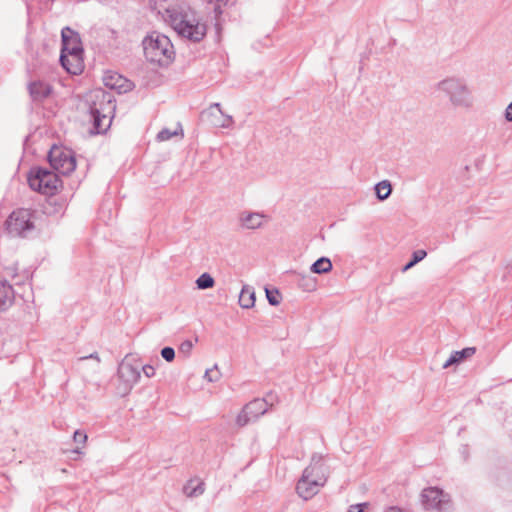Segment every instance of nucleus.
Listing matches in <instances>:
<instances>
[{"mask_svg":"<svg viewBox=\"0 0 512 512\" xmlns=\"http://www.w3.org/2000/svg\"><path fill=\"white\" fill-rule=\"evenodd\" d=\"M205 378L209 382H216V381H218L219 378H220V371L218 369V366L214 365V367H212L210 369H207L206 372H205Z\"/></svg>","mask_w":512,"mask_h":512,"instance_id":"nucleus-27","label":"nucleus"},{"mask_svg":"<svg viewBox=\"0 0 512 512\" xmlns=\"http://www.w3.org/2000/svg\"><path fill=\"white\" fill-rule=\"evenodd\" d=\"M376 196L380 201L386 200L392 192L391 183L388 180H383L375 185Z\"/></svg>","mask_w":512,"mask_h":512,"instance_id":"nucleus-22","label":"nucleus"},{"mask_svg":"<svg viewBox=\"0 0 512 512\" xmlns=\"http://www.w3.org/2000/svg\"><path fill=\"white\" fill-rule=\"evenodd\" d=\"M28 91L33 101L41 102L50 96L52 86L47 82L36 80L28 84Z\"/></svg>","mask_w":512,"mask_h":512,"instance_id":"nucleus-16","label":"nucleus"},{"mask_svg":"<svg viewBox=\"0 0 512 512\" xmlns=\"http://www.w3.org/2000/svg\"><path fill=\"white\" fill-rule=\"evenodd\" d=\"M15 291L4 277L0 276V312L7 311L14 303Z\"/></svg>","mask_w":512,"mask_h":512,"instance_id":"nucleus-15","label":"nucleus"},{"mask_svg":"<svg viewBox=\"0 0 512 512\" xmlns=\"http://www.w3.org/2000/svg\"><path fill=\"white\" fill-rule=\"evenodd\" d=\"M476 352V348L474 347H467L460 351L453 352L450 357L445 361L443 364V369H447L453 365L459 364L464 359H467L471 356H473Z\"/></svg>","mask_w":512,"mask_h":512,"instance_id":"nucleus-17","label":"nucleus"},{"mask_svg":"<svg viewBox=\"0 0 512 512\" xmlns=\"http://www.w3.org/2000/svg\"><path fill=\"white\" fill-rule=\"evenodd\" d=\"M269 409V404L265 399L256 398L247 403L237 415L236 424L244 427L247 424L256 421L264 415Z\"/></svg>","mask_w":512,"mask_h":512,"instance_id":"nucleus-11","label":"nucleus"},{"mask_svg":"<svg viewBox=\"0 0 512 512\" xmlns=\"http://www.w3.org/2000/svg\"><path fill=\"white\" fill-rule=\"evenodd\" d=\"M117 374L121 382L118 389L122 395H127L140 379V366L125 357L118 366Z\"/></svg>","mask_w":512,"mask_h":512,"instance_id":"nucleus-10","label":"nucleus"},{"mask_svg":"<svg viewBox=\"0 0 512 512\" xmlns=\"http://www.w3.org/2000/svg\"><path fill=\"white\" fill-rule=\"evenodd\" d=\"M422 504L426 510L436 512H450L452 509L451 500L448 494L436 487L426 488L421 494Z\"/></svg>","mask_w":512,"mask_h":512,"instance_id":"nucleus-8","label":"nucleus"},{"mask_svg":"<svg viewBox=\"0 0 512 512\" xmlns=\"http://www.w3.org/2000/svg\"><path fill=\"white\" fill-rule=\"evenodd\" d=\"M193 348V343L190 340H185L181 343L179 347V352L184 354L185 356L190 355Z\"/></svg>","mask_w":512,"mask_h":512,"instance_id":"nucleus-29","label":"nucleus"},{"mask_svg":"<svg viewBox=\"0 0 512 512\" xmlns=\"http://www.w3.org/2000/svg\"><path fill=\"white\" fill-rule=\"evenodd\" d=\"M142 44L144 55L151 63L168 65L174 57L173 44L164 34L154 31L144 38Z\"/></svg>","mask_w":512,"mask_h":512,"instance_id":"nucleus-5","label":"nucleus"},{"mask_svg":"<svg viewBox=\"0 0 512 512\" xmlns=\"http://www.w3.org/2000/svg\"><path fill=\"white\" fill-rule=\"evenodd\" d=\"M462 453L464 455V458L466 459L467 458V446H463Z\"/></svg>","mask_w":512,"mask_h":512,"instance_id":"nucleus-38","label":"nucleus"},{"mask_svg":"<svg viewBox=\"0 0 512 512\" xmlns=\"http://www.w3.org/2000/svg\"><path fill=\"white\" fill-rule=\"evenodd\" d=\"M89 113L96 133H103L111 123L115 104L110 93L101 89L91 92L88 96Z\"/></svg>","mask_w":512,"mask_h":512,"instance_id":"nucleus-3","label":"nucleus"},{"mask_svg":"<svg viewBox=\"0 0 512 512\" xmlns=\"http://www.w3.org/2000/svg\"><path fill=\"white\" fill-rule=\"evenodd\" d=\"M51 167L62 175H69L76 168V159L70 150L53 147L48 154Z\"/></svg>","mask_w":512,"mask_h":512,"instance_id":"nucleus-9","label":"nucleus"},{"mask_svg":"<svg viewBox=\"0 0 512 512\" xmlns=\"http://www.w3.org/2000/svg\"><path fill=\"white\" fill-rule=\"evenodd\" d=\"M160 13L180 37L191 42H200L207 33L205 23L199 20L196 12L185 2L168 4Z\"/></svg>","mask_w":512,"mask_h":512,"instance_id":"nucleus-1","label":"nucleus"},{"mask_svg":"<svg viewBox=\"0 0 512 512\" xmlns=\"http://www.w3.org/2000/svg\"><path fill=\"white\" fill-rule=\"evenodd\" d=\"M319 483L313 482L307 479L306 476H302L299 478L296 484V493L303 500L312 499L321 489Z\"/></svg>","mask_w":512,"mask_h":512,"instance_id":"nucleus-14","label":"nucleus"},{"mask_svg":"<svg viewBox=\"0 0 512 512\" xmlns=\"http://www.w3.org/2000/svg\"><path fill=\"white\" fill-rule=\"evenodd\" d=\"M255 291L253 287L244 285L239 295V305L242 308L249 309L255 304Z\"/></svg>","mask_w":512,"mask_h":512,"instance_id":"nucleus-18","label":"nucleus"},{"mask_svg":"<svg viewBox=\"0 0 512 512\" xmlns=\"http://www.w3.org/2000/svg\"><path fill=\"white\" fill-rule=\"evenodd\" d=\"M111 86V87H114L115 84H110V83H106V86Z\"/></svg>","mask_w":512,"mask_h":512,"instance_id":"nucleus-40","label":"nucleus"},{"mask_svg":"<svg viewBox=\"0 0 512 512\" xmlns=\"http://www.w3.org/2000/svg\"><path fill=\"white\" fill-rule=\"evenodd\" d=\"M180 136L183 137V129L180 123L177 124V128L175 130H170L168 128H163L156 136V139L159 142L167 141L171 139L172 137Z\"/></svg>","mask_w":512,"mask_h":512,"instance_id":"nucleus-21","label":"nucleus"},{"mask_svg":"<svg viewBox=\"0 0 512 512\" xmlns=\"http://www.w3.org/2000/svg\"><path fill=\"white\" fill-rule=\"evenodd\" d=\"M427 256V252L423 249L416 250L412 253V259L404 265L402 268L403 272L408 271L413 266H415L418 262L422 261Z\"/></svg>","mask_w":512,"mask_h":512,"instance_id":"nucleus-25","label":"nucleus"},{"mask_svg":"<svg viewBox=\"0 0 512 512\" xmlns=\"http://www.w3.org/2000/svg\"><path fill=\"white\" fill-rule=\"evenodd\" d=\"M386 512H402L398 507H389Z\"/></svg>","mask_w":512,"mask_h":512,"instance_id":"nucleus-36","label":"nucleus"},{"mask_svg":"<svg viewBox=\"0 0 512 512\" xmlns=\"http://www.w3.org/2000/svg\"><path fill=\"white\" fill-rule=\"evenodd\" d=\"M161 356L167 362H172L175 358V350L172 347H164L161 350Z\"/></svg>","mask_w":512,"mask_h":512,"instance_id":"nucleus-28","label":"nucleus"},{"mask_svg":"<svg viewBox=\"0 0 512 512\" xmlns=\"http://www.w3.org/2000/svg\"><path fill=\"white\" fill-rule=\"evenodd\" d=\"M86 359H95L98 363L100 362V358H99V355L97 352H94V353L90 354L89 356H83V357L79 358L80 361H83Z\"/></svg>","mask_w":512,"mask_h":512,"instance_id":"nucleus-34","label":"nucleus"},{"mask_svg":"<svg viewBox=\"0 0 512 512\" xmlns=\"http://www.w3.org/2000/svg\"><path fill=\"white\" fill-rule=\"evenodd\" d=\"M435 90L454 108L469 109L473 105L472 92L463 77L447 76L435 84Z\"/></svg>","mask_w":512,"mask_h":512,"instance_id":"nucleus-2","label":"nucleus"},{"mask_svg":"<svg viewBox=\"0 0 512 512\" xmlns=\"http://www.w3.org/2000/svg\"><path fill=\"white\" fill-rule=\"evenodd\" d=\"M505 119L508 122H512V102L507 106L505 110Z\"/></svg>","mask_w":512,"mask_h":512,"instance_id":"nucleus-33","label":"nucleus"},{"mask_svg":"<svg viewBox=\"0 0 512 512\" xmlns=\"http://www.w3.org/2000/svg\"><path fill=\"white\" fill-rule=\"evenodd\" d=\"M142 371L146 377L151 378L155 375V368L151 365L142 366Z\"/></svg>","mask_w":512,"mask_h":512,"instance_id":"nucleus-32","label":"nucleus"},{"mask_svg":"<svg viewBox=\"0 0 512 512\" xmlns=\"http://www.w3.org/2000/svg\"><path fill=\"white\" fill-rule=\"evenodd\" d=\"M214 284V278L209 273L201 274L196 280L197 288L201 290L212 288Z\"/></svg>","mask_w":512,"mask_h":512,"instance_id":"nucleus-24","label":"nucleus"},{"mask_svg":"<svg viewBox=\"0 0 512 512\" xmlns=\"http://www.w3.org/2000/svg\"><path fill=\"white\" fill-rule=\"evenodd\" d=\"M302 476L319 483L323 487L328 479V467L322 461L321 456L313 455L310 464L303 470Z\"/></svg>","mask_w":512,"mask_h":512,"instance_id":"nucleus-12","label":"nucleus"},{"mask_svg":"<svg viewBox=\"0 0 512 512\" xmlns=\"http://www.w3.org/2000/svg\"><path fill=\"white\" fill-rule=\"evenodd\" d=\"M73 440L77 444L84 445L87 440V435L80 430H76L73 434Z\"/></svg>","mask_w":512,"mask_h":512,"instance_id":"nucleus-30","label":"nucleus"},{"mask_svg":"<svg viewBox=\"0 0 512 512\" xmlns=\"http://www.w3.org/2000/svg\"><path fill=\"white\" fill-rule=\"evenodd\" d=\"M34 228L33 212L29 209L14 210L5 221V230L14 237H27Z\"/></svg>","mask_w":512,"mask_h":512,"instance_id":"nucleus-7","label":"nucleus"},{"mask_svg":"<svg viewBox=\"0 0 512 512\" xmlns=\"http://www.w3.org/2000/svg\"><path fill=\"white\" fill-rule=\"evenodd\" d=\"M210 108H211V109H212V108H217V109L219 110V112H220V113H222L221 108H220V104H219V103H214L213 105H211V107H210Z\"/></svg>","mask_w":512,"mask_h":512,"instance_id":"nucleus-37","label":"nucleus"},{"mask_svg":"<svg viewBox=\"0 0 512 512\" xmlns=\"http://www.w3.org/2000/svg\"><path fill=\"white\" fill-rule=\"evenodd\" d=\"M74 64H75V61L71 57H69V66H72Z\"/></svg>","mask_w":512,"mask_h":512,"instance_id":"nucleus-39","label":"nucleus"},{"mask_svg":"<svg viewBox=\"0 0 512 512\" xmlns=\"http://www.w3.org/2000/svg\"><path fill=\"white\" fill-rule=\"evenodd\" d=\"M27 180L32 190L45 195H53L60 183V179L55 172L41 167L32 168Z\"/></svg>","mask_w":512,"mask_h":512,"instance_id":"nucleus-6","label":"nucleus"},{"mask_svg":"<svg viewBox=\"0 0 512 512\" xmlns=\"http://www.w3.org/2000/svg\"><path fill=\"white\" fill-rule=\"evenodd\" d=\"M310 270L315 274L328 273L332 270V262L327 257H321L311 265Z\"/></svg>","mask_w":512,"mask_h":512,"instance_id":"nucleus-20","label":"nucleus"},{"mask_svg":"<svg viewBox=\"0 0 512 512\" xmlns=\"http://www.w3.org/2000/svg\"><path fill=\"white\" fill-rule=\"evenodd\" d=\"M233 123V119L231 116H226L225 121L221 124V127H229Z\"/></svg>","mask_w":512,"mask_h":512,"instance_id":"nucleus-35","label":"nucleus"},{"mask_svg":"<svg viewBox=\"0 0 512 512\" xmlns=\"http://www.w3.org/2000/svg\"><path fill=\"white\" fill-rule=\"evenodd\" d=\"M266 292V298L270 305L277 306L280 304L281 301V295L277 289H265Z\"/></svg>","mask_w":512,"mask_h":512,"instance_id":"nucleus-26","label":"nucleus"},{"mask_svg":"<svg viewBox=\"0 0 512 512\" xmlns=\"http://www.w3.org/2000/svg\"><path fill=\"white\" fill-rule=\"evenodd\" d=\"M265 221L267 216L259 212L242 211L238 215V224L243 230L259 229Z\"/></svg>","mask_w":512,"mask_h":512,"instance_id":"nucleus-13","label":"nucleus"},{"mask_svg":"<svg viewBox=\"0 0 512 512\" xmlns=\"http://www.w3.org/2000/svg\"><path fill=\"white\" fill-rule=\"evenodd\" d=\"M298 286L305 292H312L316 290L317 281L316 278L309 275L298 274Z\"/></svg>","mask_w":512,"mask_h":512,"instance_id":"nucleus-23","label":"nucleus"},{"mask_svg":"<svg viewBox=\"0 0 512 512\" xmlns=\"http://www.w3.org/2000/svg\"><path fill=\"white\" fill-rule=\"evenodd\" d=\"M368 506L367 502L350 505L347 512H363Z\"/></svg>","mask_w":512,"mask_h":512,"instance_id":"nucleus-31","label":"nucleus"},{"mask_svg":"<svg viewBox=\"0 0 512 512\" xmlns=\"http://www.w3.org/2000/svg\"><path fill=\"white\" fill-rule=\"evenodd\" d=\"M62 50L60 62L67 72L77 75L82 71V53L79 36L71 28L65 27L61 32Z\"/></svg>","mask_w":512,"mask_h":512,"instance_id":"nucleus-4","label":"nucleus"},{"mask_svg":"<svg viewBox=\"0 0 512 512\" xmlns=\"http://www.w3.org/2000/svg\"><path fill=\"white\" fill-rule=\"evenodd\" d=\"M204 482L200 480H190L183 488L187 497H198L204 493Z\"/></svg>","mask_w":512,"mask_h":512,"instance_id":"nucleus-19","label":"nucleus"}]
</instances>
